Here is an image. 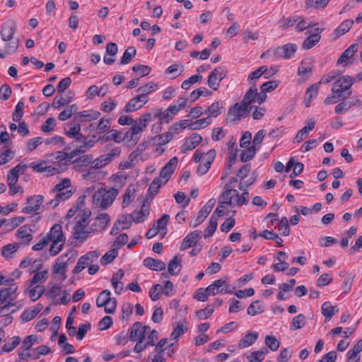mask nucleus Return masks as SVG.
<instances>
[{
    "mask_svg": "<svg viewBox=\"0 0 362 362\" xmlns=\"http://www.w3.org/2000/svg\"><path fill=\"white\" fill-rule=\"evenodd\" d=\"M163 292L161 284H157L154 285L149 291V296L153 301L159 299L160 293Z\"/></svg>",
    "mask_w": 362,
    "mask_h": 362,
    "instance_id": "774afa93",
    "label": "nucleus"
},
{
    "mask_svg": "<svg viewBox=\"0 0 362 362\" xmlns=\"http://www.w3.org/2000/svg\"><path fill=\"white\" fill-rule=\"evenodd\" d=\"M180 111L176 105H170L165 110L163 111L160 123H169L174 118V116Z\"/></svg>",
    "mask_w": 362,
    "mask_h": 362,
    "instance_id": "c756f323",
    "label": "nucleus"
},
{
    "mask_svg": "<svg viewBox=\"0 0 362 362\" xmlns=\"http://www.w3.org/2000/svg\"><path fill=\"white\" fill-rule=\"evenodd\" d=\"M305 324V317L303 314H299L293 318L291 329L296 330L302 328Z\"/></svg>",
    "mask_w": 362,
    "mask_h": 362,
    "instance_id": "4d7b16f0",
    "label": "nucleus"
},
{
    "mask_svg": "<svg viewBox=\"0 0 362 362\" xmlns=\"http://www.w3.org/2000/svg\"><path fill=\"white\" fill-rule=\"evenodd\" d=\"M113 140L116 143H120L124 141L121 137V132L116 129H112L107 134L99 138L98 141H109Z\"/></svg>",
    "mask_w": 362,
    "mask_h": 362,
    "instance_id": "72a5a7b5",
    "label": "nucleus"
},
{
    "mask_svg": "<svg viewBox=\"0 0 362 362\" xmlns=\"http://www.w3.org/2000/svg\"><path fill=\"white\" fill-rule=\"evenodd\" d=\"M136 54V49L134 47H129L124 52L120 63L122 64H127L131 62L133 57Z\"/></svg>",
    "mask_w": 362,
    "mask_h": 362,
    "instance_id": "49530a36",
    "label": "nucleus"
},
{
    "mask_svg": "<svg viewBox=\"0 0 362 362\" xmlns=\"http://www.w3.org/2000/svg\"><path fill=\"white\" fill-rule=\"evenodd\" d=\"M100 113L95 110H85L76 113L74 119L77 117L85 118L86 121L95 120L99 117Z\"/></svg>",
    "mask_w": 362,
    "mask_h": 362,
    "instance_id": "58836bf2",
    "label": "nucleus"
},
{
    "mask_svg": "<svg viewBox=\"0 0 362 362\" xmlns=\"http://www.w3.org/2000/svg\"><path fill=\"white\" fill-rule=\"evenodd\" d=\"M248 106L242 101L232 105L228 111V119L230 122L239 121L242 118L247 117L250 114Z\"/></svg>",
    "mask_w": 362,
    "mask_h": 362,
    "instance_id": "20e7f679",
    "label": "nucleus"
},
{
    "mask_svg": "<svg viewBox=\"0 0 362 362\" xmlns=\"http://www.w3.org/2000/svg\"><path fill=\"white\" fill-rule=\"evenodd\" d=\"M68 256V254H64L60 256L55 264L53 266V273L54 274H61L64 276L63 279L66 278V272L67 271V267L69 265V262L71 261V258H68L66 261H64V258Z\"/></svg>",
    "mask_w": 362,
    "mask_h": 362,
    "instance_id": "f8f14e48",
    "label": "nucleus"
},
{
    "mask_svg": "<svg viewBox=\"0 0 362 362\" xmlns=\"http://www.w3.org/2000/svg\"><path fill=\"white\" fill-rule=\"evenodd\" d=\"M144 338L145 330H141V322H134L130 329L129 340L135 341L138 340H144Z\"/></svg>",
    "mask_w": 362,
    "mask_h": 362,
    "instance_id": "a211bd4d",
    "label": "nucleus"
},
{
    "mask_svg": "<svg viewBox=\"0 0 362 362\" xmlns=\"http://www.w3.org/2000/svg\"><path fill=\"white\" fill-rule=\"evenodd\" d=\"M45 287L41 285H37L30 291V297L33 301L37 300L43 294Z\"/></svg>",
    "mask_w": 362,
    "mask_h": 362,
    "instance_id": "338daca9",
    "label": "nucleus"
},
{
    "mask_svg": "<svg viewBox=\"0 0 362 362\" xmlns=\"http://www.w3.org/2000/svg\"><path fill=\"white\" fill-rule=\"evenodd\" d=\"M16 30V25L14 21L8 20L3 25L1 28V40L8 41V40H13V35Z\"/></svg>",
    "mask_w": 362,
    "mask_h": 362,
    "instance_id": "9b49d317",
    "label": "nucleus"
},
{
    "mask_svg": "<svg viewBox=\"0 0 362 362\" xmlns=\"http://www.w3.org/2000/svg\"><path fill=\"white\" fill-rule=\"evenodd\" d=\"M4 42L5 44L4 46V51L1 52V58H4L7 55H10L15 53L17 51L19 46L18 38L8 40V41Z\"/></svg>",
    "mask_w": 362,
    "mask_h": 362,
    "instance_id": "5701e85b",
    "label": "nucleus"
},
{
    "mask_svg": "<svg viewBox=\"0 0 362 362\" xmlns=\"http://www.w3.org/2000/svg\"><path fill=\"white\" fill-rule=\"evenodd\" d=\"M157 86L158 85L154 83L153 82H149L142 86H140L137 89L136 92L138 93H144L148 95L151 93L154 92L156 90Z\"/></svg>",
    "mask_w": 362,
    "mask_h": 362,
    "instance_id": "e2e57ef3",
    "label": "nucleus"
},
{
    "mask_svg": "<svg viewBox=\"0 0 362 362\" xmlns=\"http://www.w3.org/2000/svg\"><path fill=\"white\" fill-rule=\"evenodd\" d=\"M190 124H191V120H189V119L180 120L177 122L174 123L170 127V129L174 131L175 133L178 134L179 130L181 129H185L187 127H189L190 129Z\"/></svg>",
    "mask_w": 362,
    "mask_h": 362,
    "instance_id": "69168bd1",
    "label": "nucleus"
},
{
    "mask_svg": "<svg viewBox=\"0 0 362 362\" xmlns=\"http://www.w3.org/2000/svg\"><path fill=\"white\" fill-rule=\"evenodd\" d=\"M162 182L160 177H156L150 184L148 187L146 198L145 200L148 202V199H153L155 196L159 192V189L161 187Z\"/></svg>",
    "mask_w": 362,
    "mask_h": 362,
    "instance_id": "cd10ccee",
    "label": "nucleus"
},
{
    "mask_svg": "<svg viewBox=\"0 0 362 362\" xmlns=\"http://www.w3.org/2000/svg\"><path fill=\"white\" fill-rule=\"evenodd\" d=\"M90 262V261H89L88 257H86V255H84L78 259L76 265L73 269V272L74 274L81 272Z\"/></svg>",
    "mask_w": 362,
    "mask_h": 362,
    "instance_id": "603ef678",
    "label": "nucleus"
},
{
    "mask_svg": "<svg viewBox=\"0 0 362 362\" xmlns=\"http://www.w3.org/2000/svg\"><path fill=\"white\" fill-rule=\"evenodd\" d=\"M18 243L8 244L2 247L1 255L7 259L12 258V255L18 250Z\"/></svg>",
    "mask_w": 362,
    "mask_h": 362,
    "instance_id": "a19ab883",
    "label": "nucleus"
},
{
    "mask_svg": "<svg viewBox=\"0 0 362 362\" xmlns=\"http://www.w3.org/2000/svg\"><path fill=\"white\" fill-rule=\"evenodd\" d=\"M214 308V305H208L205 308L197 310L196 315L199 319H206L213 314Z\"/></svg>",
    "mask_w": 362,
    "mask_h": 362,
    "instance_id": "3c124183",
    "label": "nucleus"
},
{
    "mask_svg": "<svg viewBox=\"0 0 362 362\" xmlns=\"http://www.w3.org/2000/svg\"><path fill=\"white\" fill-rule=\"evenodd\" d=\"M14 305V303H11V302H8L7 304H5L1 306V316L5 317L4 319V324L5 325L11 324L13 321V317L8 315V313H12L16 311L14 308L10 310V308L11 307H13Z\"/></svg>",
    "mask_w": 362,
    "mask_h": 362,
    "instance_id": "473e14b6",
    "label": "nucleus"
},
{
    "mask_svg": "<svg viewBox=\"0 0 362 362\" xmlns=\"http://www.w3.org/2000/svg\"><path fill=\"white\" fill-rule=\"evenodd\" d=\"M148 141H144L139 144L136 150L129 154V160H130L131 162H134L137 158L139 155L148 146Z\"/></svg>",
    "mask_w": 362,
    "mask_h": 362,
    "instance_id": "5fc2aeb1",
    "label": "nucleus"
},
{
    "mask_svg": "<svg viewBox=\"0 0 362 362\" xmlns=\"http://www.w3.org/2000/svg\"><path fill=\"white\" fill-rule=\"evenodd\" d=\"M265 344L272 351H276L280 346V342L272 335H267L265 337Z\"/></svg>",
    "mask_w": 362,
    "mask_h": 362,
    "instance_id": "680f3d73",
    "label": "nucleus"
},
{
    "mask_svg": "<svg viewBox=\"0 0 362 362\" xmlns=\"http://www.w3.org/2000/svg\"><path fill=\"white\" fill-rule=\"evenodd\" d=\"M182 268V257L180 255H177L170 261L168 269V272L171 275H177Z\"/></svg>",
    "mask_w": 362,
    "mask_h": 362,
    "instance_id": "b1692460",
    "label": "nucleus"
},
{
    "mask_svg": "<svg viewBox=\"0 0 362 362\" xmlns=\"http://www.w3.org/2000/svg\"><path fill=\"white\" fill-rule=\"evenodd\" d=\"M202 231L194 230L189 233L182 240L180 249L185 251L191 247H194L201 238Z\"/></svg>",
    "mask_w": 362,
    "mask_h": 362,
    "instance_id": "1a4fd4ad",
    "label": "nucleus"
},
{
    "mask_svg": "<svg viewBox=\"0 0 362 362\" xmlns=\"http://www.w3.org/2000/svg\"><path fill=\"white\" fill-rule=\"evenodd\" d=\"M315 126V121L314 119H310L307 126L302 128L296 134L293 139L294 143H300L308 136V133L312 131Z\"/></svg>",
    "mask_w": 362,
    "mask_h": 362,
    "instance_id": "412c9836",
    "label": "nucleus"
},
{
    "mask_svg": "<svg viewBox=\"0 0 362 362\" xmlns=\"http://www.w3.org/2000/svg\"><path fill=\"white\" fill-rule=\"evenodd\" d=\"M118 193V190L113 187L107 191L101 188L94 193L93 196V204L100 203V206L105 209L112 204Z\"/></svg>",
    "mask_w": 362,
    "mask_h": 362,
    "instance_id": "f257e3e1",
    "label": "nucleus"
},
{
    "mask_svg": "<svg viewBox=\"0 0 362 362\" xmlns=\"http://www.w3.org/2000/svg\"><path fill=\"white\" fill-rule=\"evenodd\" d=\"M223 107L220 105L219 102H215L212 103L206 110V113L209 114V118L211 117H216L221 114V109Z\"/></svg>",
    "mask_w": 362,
    "mask_h": 362,
    "instance_id": "8fccbe9b",
    "label": "nucleus"
},
{
    "mask_svg": "<svg viewBox=\"0 0 362 362\" xmlns=\"http://www.w3.org/2000/svg\"><path fill=\"white\" fill-rule=\"evenodd\" d=\"M215 204V200L214 199H209L206 204L199 210L198 216L194 220L193 223H191V227L196 228L201 224L207 216L211 213L214 206Z\"/></svg>",
    "mask_w": 362,
    "mask_h": 362,
    "instance_id": "0eeeda50",
    "label": "nucleus"
},
{
    "mask_svg": "<svg viewBox=\"0 0 362 362\" xmlns=\"http://www.w3.org/2000/svg\"><path fill=\"white\" fill-rule=\"evenodd\" d=\"M27 168L28 165L26 164L20 163L16 167L11 169L7 175L8 185L16 184L18 180L19 175L23 174Z\"/></svg>",
    "mask_w": 362,
    "mask_h": 362,
    "instance_id": "9d476101",
    "label": "nucleus"
},
{
    "mask_svg": "<svg viewBox=\"0 0 362 362\" xmlns=\"http://www.w3.org/2000/svg\"><path fill=\"white\" fill-rule=\"evenodd\" d=\"M146 204H148L147 200H144L141 210L139 211H134L130 214L131 218L134 223H139L143 222L148 216L149 209L146 206Z\"/></svg>",
    "mask_w": 362,
    "mask_h": 362,
    "instance_id": "f3484780",
    "label": "nucleus"
},
{
    "mask_svg": "<svg viewBox=\"0 0 362 362\" xmlns=\"http://www.w3.org/2000/svg\"><path fill=\"white\" fill-rule=\"evenodd\" d=\"M17 289L18 286L15 284H9L8 288H1V306L13 300L12 298L10 300L8 299L11 294L14 293Z\"/></svg>",
    "mask_w": 362,
    "mask_h": 362,
    "instance_id": "2f4dec72",
    "label": "nucleus"
},
{
    "mask_svg": "<svg viewBox=\"0 0 362 362\" xmlns=\"http://www.w3.org/2000/svg\"><path fill=\"white\" fill-rule=\"evenodd\" d=\"M32 233L33 230L27 225H24L18 229L16 235L23 244L28 245L33 239Z\"/></svg>",
    "mask_w": 362,
    "mask_h": 362,
    "instance_id": "6ab92c4d",
    "label": "nucleus"
},
{
    "mask_svg": "<svg viewBox=\"0 0 362 362\" xmlns=\"http://www.w3.org/2000/svg\"><path fill=\"white\" fill-rule=\"evenodd\" d=\"M202 80V76L200 74H195L189 77L188 79L184 81L182 83L181 88L185 90H188L190 86L197 82Z\"/></svg>",
    "mask_w": 362,
    "mask_h": 362,
    "instance_id": "13d9d810",
    "label": "nucleus"
},
{
    "mask_svg": "<svg viewBox=\"0 0 362 362\" xmlns=\"http://www.w3.org/2000/svg\"><path fill=\"white\" fill-rule=\"evenodd\" d=\"M111 293L109 290L103 291L96 299V305L98 308H102L105 305L108 301H110Z\"/></svg>",
    "mask_w": 362,
    "mask_h": 362,
    "instance_id": "37998d69",
    "label": "nucleus"
},
{
    "mask_svg": "<svg viewBox=\"0 0 362 362\" xmlns=\"http://www.w3.org/2000/svg\"><path fill=\"white\" fill-rule=\"evenodd\" d=\"M118 255V250L114 247L107 252L100 259V263L103 265L112 262Z\"/></svg>",
    "mask_w": 362,
    "mask_h": 362,
    "instance_id": "79ce46f5",
    "label": "nucleus"
},
{
    "mask_svg": "<svg viewBox=\"0 0 362 362\" xmlns=\"http://www.w3.org/2000/svg\"><path fill=\"white\" fill-rule=\"evenodd\" d=\"M45 235L50 238V242L53 240L66 242V237L62 231V226L58 223L53 225L49 232Z\"/></svg>",
    "mask_w": 362,
    "mask_h": 362,
    "instance_id": "dca6fc26",
    "label": "nucleus"
},
{
    "mask_svg": "<svg viewBox=\"0 0 362 362\" xmlns=\"http://www.w3.org/2000/svg\"><path fill=\"white\" fill-rule=\"evenodd\" d=\"M56 120L54 117L47 118L41 125V130L45 133H50L54 131Z\"/></svg>",
    "mask_w": 362,
    "mask_h": 362,
    "instance_id": "0e129e2a",
    "label": "nucleus"
},
{
    "mask_svg": "<svg viewBox=\"0 0 362 362\" xmlns=\"http://www.w3.org/2000/svg\"><path fill=\"white\" fill-rule=\"evenodd\" d=\"M353 24V20H346L344 22H342L334 31L336 37H338L347 33L351 29Z\"/></svg>",
    "mask_w": 362,
    "mask_h": 362,
    "instance_id": "ea45409f",
    "label": "nucleus"
},
{
    "mask_svg": "<svg viewBox=\"0 0 362 362\" xmlns=\"http://www.w3.org/2000/svg\"><path fill=\"white\" fill-rule=\"evenodd\" d=\"M173 134L170 132H166L163 134H158L152 138L156 142L158 146H163L168 142H170L173 139Z\"/></svg>",
    "mask_w": 362,
    "mask_h": 362,
    "instance_id": "a18cd8bd",
    "label": "nucleus"
},
{
    "mask_svg": "<svg viewBox=\"0 0 362 362\" xmlns=\"http://www.w3.org/2000/svg\"><path fill=\"white\" fill-rule=\"evenodd\" d=\"M226 286V280L224 279H219L215 281L213 284H210L208 287H206L205 291L208 294V296H216L217 293H220V288Z\"/></svg>",
    "mask_w": 362,
    "mask_h": 362,
    "instance_id": "bb28decb",
    "label": "nucleus"
},
{
    "mask_svg": "<svg viewBox=\"0 0 362 362\" xmlns=\"http://www.w3.org/2000/svg\"><path fill=\"white\" fill-rule=\"evenodd\" d=\"M339 311L337 306H333L328 301L325 302L322 305V314L325 317L327 320H329L333 315Z\"/></svg>",
    "mask_w": 362,
    "mask_h": 362,
    "instance_id": "f704fd0d",
    "label": "nucleus"
},
{
    "mask_svg": "<svg viewBox=\"0 0 362 362\" xmlns=\"http://www.w3.org/2000/svg\"><path fill=\"white\" fill-rule=\"evenodd\" d=\"M211 123V119L209 117L192 122L190 124V129L197 130L206 127Z\"/></svg>",
    "mask_w": 362,
    "mask_h": 362,
    "instance_id": "de8ad7c7",
    "label": "nucleus"
},
{
    "mask_svg": "<svg viewBox=\"0 0 362 362\" xmlns=\"http://www.w3.org/2000/svg\"><path fill=\"white\" fill-rule=\"evenodd\" d=\"M202 141L201 135L193 133L190 136L186 138L182 146V152L186 153L188 151L194 149Z\"/></svg>",
    "mask_w": 362,
    "mask_h": 362,
    "instance_id": "ddd939ff",
    "label": "nucleus"
},
{
    "mask_svg": "<svg viewBox=\"0 0 362 362\" xmlns=\"http://www.w3.org/2000/svg\"><path fill=\"white\" fill-rule=\"evenodd\" d=\"M26 201L28 205L23 208L22 212L38 215L40 214L39 210L44 201V197L42 195H33L28 197Z\"/></svg>",
    "mask_w": 362,
    "mask_h": 362,
    "instance_id": "423d86ee",
    "label": "nucleus"
},
{
    "mask_svg": "<svg viewBox=\"0 0 362 362\" xmlns=\"http://www.w3.org/2000/svg\"><path fill=\"white\" fill-rule=\"evenodd\" d=\"M19 337H13L1 347V349L6 352L12 351L21 342Z\"/></svg>",
    "mask_w": 362,
    "mask_h": 362,
    "instance_id": "09e8293b",
    "label": "nucleus"
},
{
    "mask_svg": "<svg viewBox=\"0 0 362 362\" xmlns=\"http://www.w3.org/2000/svg\"><path fill=\"white\" fill-rule=\"evenodd\" d=\"M63 93H60L55 96L52 106L56 109H60L61 107L69 104L74 98V94L71 92H68V94L66 98H64L62 95Z\"/></svg>",
    "mask_w": 362,
    "mask_h": 362,
    "instance_id": "aec40b11",
    "label": "nucleus"
},
{
    "mask_svg": "<svg viewBox=\"0 0 362 362\" xmlns=\"http://www.w3.org/2000/svg\"><path fill=\"white\" fill-rule=\"evenodd\" d=\"M355 81L356 79L349 75L341 76L334 83L332 92L340 93L346 98L351 95L350 89Z\"/></svg>",
    "mask_w": 362,
    "mask_h": 362,
    "instance_id": "7ed1b4c3",
    "label": "nucleus"
},
{
    "mask_svg": "<svg viewBox=\"0 0 362 362\" xmlns=\"http://www.w3.org/2000/svg\"><path fill=\"white\" fill-rule=\"evenodd\" d=\"M110 221V217L107 213H102L99 214L95 219L92 227L90 228L91 230L101 231L105 230Z\"/></svg>",
    "mask_w": 362,
    "mask_h": 362,
    "instance_id": "4468645a",
    "label": "nucleus"
},
{
    "mask_svg": "<svg viewBox=\"0 0 362 362\" xmlns=\"http://www.w3.org/2000/svg\"><path fill=\"white\" fill-rule=\"evenodd\" d=\"M258 338V333L252 332L245 334L238 344L239 347L246 348L253 344Z\"/></svg>",
    "mask_w": 362,
    "mask_h": 362,
    "instance_id": "7c9ffc66",
    "label": "nucleus"
},
{
    "mask_svg": "<svg viewBox=\"0 0 362 362\" xmlns=\"http://www.w3.org/2000/svg\"><path fill=\"white\" fill-rule=\"evenodd\" d=\"M91 214L90 211H83L82 216L78 219L74 228V238L84 241L91 233V230L86 229L88 225V218Z\"/></svg>",
    "mask_w": 362,
    "mask_h": 362,
    "instance_id": "f03ea898",
    "label": "nucleus"
},
{
    "mask_svg": "<svg viewBox=\"0 0 362 362\" xmlns=\"http://www.w3.org/2000/svg\"><path fill=\"white\" fill-rule=\"evenodd\" d=\"M278 230L281 231L284 236H288L290 234V226L288 225V218L284 216L279 221Z\"/></svg>",
    "mask_w": 362,
    "mask_h": 362,
    "instance_id": "052dcab7",
    "label": "nucleus"
},
{
    "mask_svg": "<svg viewBox=\"0 0 362 362\" xmlns=\"http://www.w3.org/2000/svg\"><path fill=\"white\" fill-rule=\"evenodd\" d=\"M257 95V89L256 86L254 85L251 86L248 90L246 92L245 95L243 97V99L242 100L243 103H244L245 105H247L248 107L250 105L255 101H257L256 97Z\"/></svg>",
    "mask_w": 362,
    "mask_h": 362,
    "instance_id": "e433bc0d",
    "label": "nucleus"
},
{
    "mask_svg": "<svg viewBox=\"0 0 362 362\" xmlns=\"http://www.w3.org/2000/svg\"><path fill=\"white\" fill-rule=\"evenodd\" d=\"M144 265L154 271H163L165 269V264L160 259L147 257L143 262Z\"/></svg>",
    "mask_w": 362,
    "mask_h": 362,
    "instance_id": "4be33fe9",
    "label": "nucleus"
},
{
    "mask_svg": "<svg viewBox=\"0 0 362 362\" xmlns=\"http://www.w3.org/2000/svg\"><path fill=\"white\" fill-rule=\"evenodd\" d=\"M228 71L224 66H218L214 69L208 77V85L214 90L218 88L219 83L226 77Z\"/></svg>",
    "mask_w": 362,
    "mask_h": 362,
    "instance_id": "39448f33",
    "label": "nucleus"
},
{
    "mask_svg": "<svg viewBox=\"0 0 362 362\" xmlns=\"http://www.w3.org/2000/svg\"><path fill=\"white\" fill-rule=\"evenodd\" d=\"M321 35L318 33H314L309 35L303 41L302 48L304 49H310L315 46L320 40Z\"/></svg>",
    "mask_w": 362,
    "mask_h": 362,
    "instance_id": "c9c22d12",
    "label": "nucleus"
},
{
    "mask_svg": "<svg viewBox=\"0 0 362 362\" xmlns=\"http://www.w3.org/2000/svg\"><path fill=\"white\" fill-rule=\"evenodd\" d=\"M78 109V106L76 104L71 105L59 113L58 119L60 121H65L69 119L73 114L76 115Z\"/></svg>",
    "mask_w": 362,
    "mask_h": 362,
    "instance_id": "4c0bfd02",
    "label": "nucleus"
},
{
    "mask_svg": "<svg viewBox=\"0 0 362 362\" xmlns=\"http://www.w3.org/2000/svg\"><path fill=\"white\" fill-rule=\"evenodd\" d=\"M178 163V158L177 157L172 158L166 165L162 168L160 172V179L164 178L167 180L170 177L171 175L174 173Z\"/></svg>",
    "mask_w": 362,
    "mask_h": 362,
    "instance_id": "2eb2a0df",
    "label": "nucleus"
},
{
    "mask_svg": "<svg viewBox=\"0 0 362 362\" xmlns=\"http://www.w3.org/2000/svg\"><path fill=\"white\" fill-rule=\"evenodd\" d=\"M358 48V45L357 43H354L350 45L339 57L337 64H342L343 63L346 62L349 59L351 58L357 52Z\"/></svg>",
    "mask_w": 362,
    "mask_h": 362,
    "instance_id": "393cba45",
    "label": "nucleus"
},
{
    "mask_svg": "<svg viewBox=\"0 0 362 362\" xmlns=\"http://www.w3.org/2000/svg\"><path fill=\"white\" fill-rule=\"evenodd\" d=\"M297 50V45L293 43L284 45L282 47H277L274 51V57L289 59L292 57Z\"/></svg>",
    "mask_w": 362,
    "mask_h": 362,
    "instance_id": "6e6552de",
    "label": "nucleus"
},
{
    "mask_svg": "<svg viewBox=\"0 0 362 362\" xmlns=\"http://www.w3.org/2000/svg\"><path fill=\"white\" fill-rule=\"evenodd\" d=\"M260 303L259 300H257L253 301L247 308V313L249 315L255 316L257 314L262 313L264 312L262 306L258 305Z\"/></svg>",
    "mask_w": 362,
    "mask_h": 362,
    "instance_id": "864d4df0",
    "label": "nucleus"
},
{
    "mask_svg": "<svg viewBox=\"0 0 362 362\" xmlns=\"http://www.w3.org/2000/svg\"><path fill=\"white\" fill-rule=\"evenodd\" d=\"M225 188L226 190L224 191L220 197V199L223 200V204H226L230 206L235 204V202L233 201L232 197H230V194L234 192V195L238 197V192L236 189H230L229 184H226Z\"/></svg>",
    "mask_w": 362,
    "mask_h": 362,
    "instance_id": "c85d7f7f",
    "label": "nucleus"
},
{
    "mask_svg": "<svg viewBox=\"0 0 362 362\" xmlns=\"http://www.w3.org/2000/svg\"><path fill=\"white\" fill-rule=\"evenodd\" d=\"M48 278V272L47 270H44L42 272H38L35 274L33 277L30 279L29 286H33L35 284L40 282L42 281H45Z\"/></svg>",
    "mask_w": 362,
    "mask_h": 362,
    "instance_id": "6e6d98bb",
    "label": "nucleus"
},
{
    "mask_svg": "<svg viewBox=\"0 0 362 362\" xmlns=\"http://www.w3.org/2000/svg\"><path fill=\"white\" fill-rule=\"evenodd\" d=\"M25 221L23 216H16L10 219L1 218V226H4L6 230H12Z\"/></svg>",
    "mask_w": 362,
    "mask_h": 362,
    "instance_id": "a878e982",
    "label": "nucleus"
},
{
    "mask_svg": "<svg viewBox=\"0 0 362 362\" xmlns=\"http://www.w3.org/2000/svg\"><path fill=\"white\" fill-rule=\"evenodd\" d=\"M257 152V148L254 146L246 148L240 154V160L245 163L248 160H252Z\"/></svg>",
    "mask_w": 362,
    "mask_h": 362,
    "instance_id": "c03bdc74",
    "label": "nucleus"
},
{
    "mask_svg": "<svg viewBox=\"0 0 362 362\" xmlns=\"http://www.w3.org/2000/svg\"><path fill=\"white\" fill-rule=\"evenodd\" d=\"M268 352L267 350L266 351H255L250 354V356H247L248 361L250 362H262L264 361L265 358V354Z\"/></svg>",
    "mask_w": 362,
    "mask_h": 362,
    "instance_id": "bf43d9fd",
    "label": "nucleus"
}]
</instances>
